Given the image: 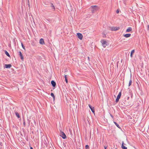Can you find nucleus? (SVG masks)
I'll list each match as a JSON object with an SVG mask.
<instances>
[{
    "label": "nucleus",
    "instance_id": "f257e3e1",
    "mask_svg": "<svg viewBox=\"0 0 149 149\" xmlns=\"http://www.w3.org/2000/svg\"><path fill=\"white\" fill-rule=\"evenodd\" d=\"M91 11L94 13L98 9V7L97 6H92L91 7Z\"/></svg>",
    "mask_w": 149,
    "mask_h": 149
},
{
    "label": "nucleus",
    "instance_id": "f03ea898",
    "mask_svg": "<svg viewBox=\"0 0 149 149\" xmlns=\"http://www.w3.org/2000/svg\"><path fill=\"white\" fill-rule=\"evenodd\" d=\"M101 42L103 46L105 47L107 45V41L104 40H101Z\"/></svg>",
    "mask_w": 149,
    "mask_h": 149
},
{
    "label": "nucleus",
    "instance_id": "7ed1b4c3",
    "mask_svg": "<svg viewBox=\"0 0 149 149\" xmlns=\"http://www.w3.org/2000/svg\"><path fill=\"white\" fill-rule=\"evenodd\" d=\"M121 92H119V93L118 94V95H117V97L116 99V102H117L119 100L121 97Z\"/></svg>",
    "mask_w": 149,
    "mask_h": 149
},
{
    "label": "nucleus",
    "instance_id": "20e7f679",
    "mask_svg": "<svg viewBox=\"0 0 149 149\" xmlns=\"http://www.w3.org/2000/svg\"><path fill=\"white\" fill-rule=\"evenodd\" d=\"M120 29L119 27L114 26L111 28V30L112 31H115L118 30Z\"/></svg>",
    "mask_w": 149,
    "mask_h": 149
},
{
    "label": "nucleus",
    "instance_id": "39448f33",
    "mask_svg": "<svg viewBox=\"0 0 149 149\" xmlns=\"http://www.w3.org/2000/svg\"><path fill=\"white\" fill-rule=\"evenodd\" d=\"M77 36L78 38L81 40L83 38V36L81 33H77Z\"/></svg>",
    "mask_w": 149,
    "mask_h": 149
},
{
    "label": "nucleus",
    "instance_id": "423d86ee",
    "mask_svg": "<svg viewBox=\"0 0 149 149\" xmlns=\"http://www.w3.org/2000/svg\"><path fill=\"white\" fill-rule=\"evenodd\" d=\"M132 80L131 79H129L127 81V84H128V86H130L132 83Z\"/></svg>",
    "mask_w": 149,
    "mask_h": 149
},
{
    "label": "nucleus",
    "instance_id": "0eeeda50",
    "mask_svg": "<svg viewBox=\"0 0 149 149\" xmlns=\"http://www.w3.org/2000/svg\"><path fill=\"white\" fill-rule=\"evenodd\" d=\"M61 136L63 139H65L66 138V135H65V133L63 132H61Z\"/></svg>",
    "mask_w": 149,
    "mask_h": 149
},
{
    "label": "nucleus",
    "instance_id": "6e6552de",
    "mask_svg": "<svg viewBox=\"0 0 149 149\" xmlns=\"http://www.w3.org/2000/svg\"><path fill=\"white\" fill-rule=\"evenodd\" d=\"M39 43L40 44H45V42L44 40L42 38H41L40 40Z\"/></svg>",
    "mask_w": 149,
    "mask_h": 149
},
{
    "label": "nucleus",
    "instance_id": "1a4fd4ad",
    "mask_svg": "<svg viewBox=\"0 0 149 149\" xmlns=\"http://www.w3.org/2000/svg\"><path fill=\"white\" fill-rule=\"evenodd\" d=\"M89 107L90 108L91 111H92L94 113H95V110H94V108L93 107H92L90 105H88Z\"/></svg>",
    "mask_w": 149,
    "mask_h": 149
},
{
    "label": "nucleus",
    "instance_id": "9d476101",
    "mask_svg": "<svg viewBox=\"0 0 149 149\" xmlns=\"http://www.w3.org/2000/svg\"><path fill=\"white\" fill-rule=\"evenodd\" d=\"M50 7L51 8V9H52L53 11H54L55 10V7L54 5L52 3H51L50 4Z\"/></svg>",
    "mask_w": 149,
    "mask_h": 149
},
{
    "label": "nucleus",
    "instance_id": "9b49d317",
    "mask_svg": "<svg viewBox=\"0 0 149 149\" xmlns=\"http://www.w3.org/2000/svg\"><path fill=\"white\" fill-rule=\"evenodd\" d=\"M19 55L21 58V59L22 60H23L24 59L23 57V56L22 54L20 51L19 52Z\"/></svg>",
    "mask_w": 149,
    "mask_h": 149
},
{
    "label": "nucleus",
    "instance_id": "f8f14e48",
    "mask_svg": "<svg viewBox=\"0 0 149 149\" xmlns=\"http://www.w3.org/2000/svg\"><path fill=\"white\" fill-rule=\"evenodd\" d=\"M5 68H10L11 67V65L10 64H5Z\"/></svg>",
    "mask_w": 149,
    "mask_h": 149
},
{
    "label": "nucleus",
    "instance_id": "ddd939ff",
    "mask_svg": "<svg viewBox=\"0 0 149 149\" xmlns=\"http://www.w3.org/2000/svg\"><path fill=\"white\" fill-rule=\"evenodd\" d=\"M130 34H126L123 35V36L125 38H128L130 37L131 36Z\"/></svg>",
    "mask_w": 149,
    "mask_h": 149
},
{
    "label": "nucleus",
    "instance_id": "4468645a",
    "mask_svg": "<svg viewBox=\"0 0 149 149\" xmlns=\"http://www.w3.org/2000/svg\"><path fill=\"white\" fill-rule=\"evenodd\" d=\"M124 143L123 142H122V148L123 149H127V147L125 146L124 145Z\"/></svg>",
    "mask_w": 149,
    "mask_h": 149
},
{
    "label": "nucleus",
    "instance_id": "2eb2a0df",
    "mask_svg": "<svg viewBox=\"0 0 149 149\" xmlns=\"http://www.w3.org/2000/svg\"><path fill=\"white\" fill-rule=\"evenodd\" d=\"M51 84L53 87H55L56 86V84L55 82L53 81H52L51 82Z\"/></svg>",
    "mask_w": 149,
    "mask_h": 149
},
{
    "label": "nucleus",
    "instance_id": "dca6fc26",
    "mask_svg": "<svg viewBox=\"0 0 149 149\" xmlns=\"http://www.w3.org/2000/svg\"><path fill=\"white\" fill-rule=\"evenodd\" d=\"M132 30V29L130 27H128L126 30V32H129L130 31Z\"/></svg>",
    "mask_w": 149,
    "mask_h": 149
},
{
    "label": "nucleus",
    "instance_id": "f3484780",
    "mask_svg": "<svg viewBox=\"0 0 149 149\" xmlns=\"http://www.w3.org/2000/svg\"><path fill=\"white\" fill-rule=\"evenodd\" d=\"M134 50L133 49V50H132L131 52V54H130V56L132 58L133 56V54L134 53Z\"/></svg>",
    "mask_w": 149,
    "mask_h": 149
},
{
    "label": "nucleus",
    "instance_id": "a211bd4d",
    "mask_svg": "<svg viewBox=\"0 0 149 149\" xmlns=\"http://www.w3.org/2000/svg\"><path fill=\"white\" fill-rule=\"evenodd\" d=\"M51 95L53 97L54 101L55 100V97L54 94L53 93H51Z\"/></svg>",
    "mask_w": 149,
    "mask_h": 149
},
{
    "label": "nucleus",
    "instance_id": "6ab92c4d",
    "mask_svg": "<svg viewBox=\"0 0 149 149\" xmlns=\"http://www.w3.org/2000/svg\"><path fill=\"white\" fill-rule=\"evenodd\" d=\"M64 77H65V81H66V83H67L68 82V79H67V75H65L64 76Z\"/></svg>",
    "mask_w": 149,
    "mask_h": 149
},
{
    "label": "nucleus",
    "instance_id": "aec40b11",
    "mask_svg": "<svg viewBox=\"0 0 149 149\" xmlns=\"http://www.w3.org/2000/svg\"><path fill=\"white\" fill-rule=\"evenodd\" d=\"M5 53L7 56L8 57H10V55L7 52V51H5Z\"/></svg>",
    "mask_w": 149,
    "mask_h": 149
},
{
    "label": "nucleus",
    "instance_id": "412c9836",
    "mask_svg": "<svg viewBox=\"0 0 149 149\" xmlns=\"http://www.w3.org/2000/svg\"><path fill=\"white\" fill-rule=\"evenodd\" d=\"M114 124H115V125L119 128H120V126L117 123H116V122H114Z\"/></svg>",
    "mask_w": 149,
    "mask_h": 149
},
{
    "label": "nucleus",
    "instance_id": "4be33fe9",
    "mask_svg": "<svg viewBox=\"0 0 149 149\" xmlns=\"http://www.w3.org/2000/svg\"><path fill=\"white\" fill-rule=\"evenodd\" d=\"M15 113L16 116L18 118H19L20 117L19 115L17 112H15Z\"/></svg>",
    "mask_w": 149,
    "mask_h": 149
},
{
    "label": "nucleus",
    "instance_id": "5701e85b",
    "mask_svg": "<svg viewBox=\"0 0 149 149\" xmlns=\"http://www.w3.org/2000/svg\"><path fill=\"white\" fill-rule=\"evenodd\" d=\"M21 45L23 49L25 50V47L24 46V45H23V43H21Z\"/></svg>",
    "mask_w": 149,
    "mask_h": 149
},
{
    "label": "nucleus",
    "instance_id": "b1692460",
    "mask_svg": "<svg viewBox=\"0 0 149 149\" xmlns=\"http://www.w3.org/2000/svg\"><path fill=\"white\" fill-rule=\"evenodd\" d=\"M86 149H88L89 148V146L88 145H86L85 146Z\"/></svg>",
    "mask_w": 149,
    "mask_h": 149
},
{
    "label": "nucleus",
    "instance_id": "393cba45",
    "mask_svg": "<svg viewBox=\"0 0 149 149\" xmlns=\"http://www.w3.org/2000/svg\"><path fill=\"white\" fill-rule=\"evenodd\" d=\"M23 125H24V126L25 127L26 125V123L24 121V122H23Z\"/></svg>",
    "mask_w": 149,
    "mask_h": 149
},
{
    "label": "nucleus",
    "instance_id": "a878e982",
    "mask_svg": "<svg viewBox=\"0 0 149 149\" xmlns=\"http://www.w3.org/2000/svg\"><path fill=\"white\" fill-rule=\"evenodd\" d=\"M148 30H149V25H148L147 26Z\"/></svg>",
    "mask_w": 149,
    "mask_h": 149
},
{
    "label": "nucleus",
    "instance_id": "bb28decb",
    "mask_svg": "<svg viewBox=\"0 0 149 149\" xmlns=\"http://www.w3.org/2000/svg\"><path fill=\"white\" fill-rule=\"evenodd\" d=\"M119 12V10H117L116 11V12L117 13H118Z\"/></svg>",
    "mask_w": 149,
    "mask_h": 149
},
{
    "label": "nucleus",
    "instance_id": "cd10ccee",
    "mask_svg": "<svg viewBox=\"0 0 149 149\" xmlns=\"http://www.w3.org/2000/svg\"><path fill=\"white\" fill-rule=\"evenodd\" d=\"M104 149H106L107 147L106 146H104Z\"/></svg>",
    "mask_w": 149,
    "mask_h": 149
},
{
    "label": "nucleus",
    "instance_id": "c85d7f7f",
    "mask_svg": "<svg viewBox=\"0 0 149 149\" xmlns=\"http://www.w3.org/2000/svg\"><path fill=\"white\" fill-rule=\"evenodd\" d=\"M129 96H128L127 97V99L128 100L129 99Z\"/></svg>",
    "mask_w": 149,
    "mask_h": 149
},
{
    "label": "nucleus",
    "instance_id": "c756f323",
    "mask_svg": "<svg viewBox=\"0 0 149 149\" xmlns=\"http://www.w3.org/2000/svg\"><path fill=\"white\" fill-rule=\"evenodd\" d=\"M30 149H33V148L32 147H30Z\"/></svg>",
    "mask_w": 149,
    "mask_h": 149
},
{
    "label": "nucleus",
    "instance_id": "7c9ffc66",
    "mask_svg": "<svg viewBox=\"0 0 149 149\" xmlns=\"http://www.w3.org/2000/svg\"><path fill=\"white\" fill-rule=\"evenodd\" d=\"M110 116L112 118H113V116L111 115L110 114Z\"/></svg>",
    "mask_w": 149,
    "mask_h": 149
},
{
    "label": "nucleus",
    "instance_id": "2f4dec72",
    "mask_svg": "<svg viewBox=\"0 0 149 149\" xmlns=\"http://www.w3.org/2000/svg\"><path fill=\"white\" fill-rule=\"evenodd\" d=\"M89 58H90L88 56V59H89Z\"/></svg>",
    "mask_w": 149,
    "mask_h": 149
},
{
    "label": "nucleus",
    "instance_id": "473e14b6",
    "mask_svg": "<svg viewBox=\"0 0 149 149\" xmlns=\"http://www.w3.org/2000/svg\"><path fill=\"white\" fill-rule=\"evenodd\" d=\"M124 146H125V145H126V144H125V143H124Z\"/></svg>",
    "mask_w": 149,
    "mask_h": 149
},
{
    "label": "nucleus",
    "instance_id": "72a5a7b5",
    "mask_svg": "<svg viewBox=\"0 0 149 149\" xmlns=\"http://www.w3.org/2000/svg\"><path fill=\"white\" fill-rule=\"evenodd\" d=\"M115 149H117V148H116Z\"/></svg>",
    "mask_w": 149,
    "mask_h": 149
}]
</instances>
